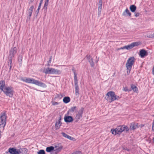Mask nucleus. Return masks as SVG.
Here are the masks:
<instances>
[{
	"label": "nucleus",
	"mask_w": 154,
	"mask_h": 154,
	"mask_svg": "<svg viewBox=\"0 0 154 154\" xmlns=\"http://www.w3.org/2000/svg\"><path fill=\"white\" fill-rule=\"evenodd\" d=\"M52 59V57L51 56L49 60L48 61V66H50V64L51 62Z\"/></svg>",
	"instance_id": "39"
},
{
	"label": "nucleus",
	"mask_w": 154,
	"mask_h": 154,
	"mask_svg": "<svg viewBox=\"0 0 154 154\" xmlns=\"http://www.w3.org/2000/svg\"><path fill=\"white\" fill-rule=\"evenodd\" d=\"M61 124V123H59V122H57L55 124V128L56 129H58L60 127Z\"/></svg>",
	"instance_id": "27"
},
{
	"label": "nucleus",
	"mask_w": 154,
	"mask_h": 154,
	"mask_svg": "<svg viewBox=\"0 0 154 154\" xmlns=\"http://www.w3.org/2000/svg\"><path fill=\"white\" fill-rule=\"evenodd\" d=\"M124 91H128V90L127 87H125L124 88Z\"/></svg>",
	"instance_id": "47"
},
{
	"label": "nucleus",
	"mask_w": 154,
	"mask_h": 154,
	"mask_svg": "<svg viewBox=\"0 0 154 154\" xmlns=\"http://www.w3.org/2000/svg\"><path fill=\"white\" fill-rule=\"evenodd\" d=\"M135 62V58L134 57H131L128 58L125 65L128 74L130 73L133 65Z\"/></svg>",
	"instance_id": "4"
},
{
	"label": "nucleus",
	"mask_w": 154,
	"mask_h": 154,
	"mask_svg": "<svg viewBox=\"0 0 154 154\" xmlns=\"http://www.w3.org/2000/svg\"><path fill=\"white\" fill-rule=\"evenodd\" d=\"M129 129L127 126L123 125L118 126L115 129H112L111 131L112 134L116 135L117 134H120L123 131H127Z\"/></svg>",
	"instance_id": "2"
},
{
	"label": "nucleus",
	"mask_w": 154,
	"mask_h": 154,
	"mask_svg": "<svg viewBox=\"0 0 154 154\" xmlns=\"http://www.w3.org/2000/svg\"><path fill=\"white\" fill-rule=\"evenodd\" d=\"M88 62H89L91 66L92 67H94V63L93 61V59H91Z\"/></svg>",
	"instance_id": "28"
},
{
	"label": "nucleus",
	"mask_w": 154,
	"mask_h": 154,
	"mask_svg": "<svg viewBox=\"0 0 154 154\" xmlns=\"http://www.w3.org/2000/svg\"><path fill=\"white\" fill-rule=\"evenodd\" d=\"M75 94L76 95L79 96V89H75Z\"/></svg>",
	"instance_id": "38"
},
{
	"label": "nucleus",
	"mask_w": 154,
	"mask_h": 154,
	"mask_svg": "<svg viewBox=\"0 0 154 154\" xmlns=\"http://www.w3.org/2000/svg\"><path fill=\"white\" fill-rule=\"evenodd\" d=\"M52 103L53 105L55 106L58 105L59 103L57 102L52 101Z\"/></svg>",
	"instance_id": "40"
},
{
	"label": "nucleus",
	"mask_w": 154,
	"mask_h": 154,
	"mask_svg": "<svg viewBox=\"0 0 154 154\" xmlns=\"http://www.w3.org/2000/svg\"><path fill=\"white\" fill-rule=\"evenodd\" d=\"M39 10H40L39 9H37L36 12H35V16L36 17H37L38 15V13L39 12Z\"/></svg>",
	"instance_id": "41"
},
{
	"label": "nucleus",
	"mask_w": 154,
	"mask_h": 154,
	"mask_svg": "<svg viewBox=\"0 0 154 154\" xmlns=\"http://www.w3.org/2000/svg\"><path fill=\"white\" fill-rule=\"evenodd\" d=\"M140 15V13L138 12L136 13L135 14V16L136 17H138Z\"/></svg>",
	"instance_id": "46"
},
{
	"label": "nucleus",
	"mask_w": 154,
	"mask_h": 154,
	"mask_svg": "<svg viewBox=\"0 0 154 154\" xmlns=\"http://www.w3.org/2000/svg\"><path fill=\"white\" fill-rule=\"evenodd\" d=\"M38 154H45V153L44 150L41 149L37 152Z\"/></svg>",
	"instance_id": "30"
},
{
	"label": "nucleus",
	"mask_w": 154,
	"mask_h": 154,
	"mask_svg": "<svg viewBox=\"0 0 154 154\" xmlns=\"http://www.w3.org/2000/svg\"><path fill=\"white\" fill-rule=\"evenodd\" d=\"M148 55V53L144 49L141 50L139 53V55L141 58H143L147 56Z\"/></svg>",
	"instance_id": "10"
},
{
	"label": "nucleus",
	"mask_w": 154,
	"mask_h": 154,
	"mask_svg": "<svg viewBox=\"0 0 154 154\" xmlns=\"http://www.w3.org/2000/svg\"><path fill=\"white\" fill-rule=\"evenodd\" d=\"M103 0H99L98 3V8H102V5Z\"/></svg>",
	"instance_id": "31"
},
{
	"label": "nucleus",
	"mask_w": 154,
	"mask_h": 154,
	"mask_svg": "<svg viewBox=\"0 0 154 154\" xmlns=\"http://www.w3.org/2000/svg\"><path fill=\"white\" fill-rule=\"evenodd\" d=\"M119 98L118 96L116 95L114 92L110 91L106 94L105 98L109 102L111 103L114 100H118Z\"/></svg>",
	"instance_id": "3"
},
{
	"label": "nucleus",
	"mask_w": 154,
	"mask_h": 154,
	"mask_svg": "<svg viewBox=\"0 0 154 154\" xmlns=\"http://www.w3.org/2000/svg\"><path fill=\"white\" fill-rule=\"evenodd\" d=\"M152 130L154 132V120L152 123Z\"/></svg>",
	"instance_id": "42"
},
{
	"label": "nucleus",
	"mask_w": 154,
	"mask_h": 154,
	"mask_svg": "<svg viewBox=\"0 0 154 154\" xmlns=\"http://www.w3.org/2000/svg\"><path fill=\"white\" fill-rule=\"evenodd\" d=\"M77 108V107L76 106H75L73 107H72L70 109V111L72 112H73L75 111L76 110Z\"/></svg>",
	"instance_id": "32"
},
{
	"label": "nucleus",
	"mask_w": 154,
	"mask_h": 154,
	"mask_svg": "<svg viewBox=\"0 0 154 154\" xmlns=\"http://www.w3.org/2000/svg\"><path fill=\"white\" fill-rule=\"evenodd\" d=\"M84 110V108L83 107H81L79 111L76 112L75 119L77 121H78L82 118Z\"/></svg>",
	"instance_id": "8"
},
{
	"label": "nucleus",
	"mask_w": 154,
	"mask_h": 154,
	"mask_svg": "<svg viewBox=\"0 0 154 154\" xmlns=\"http://www.w3.org/2000/svg\"><path fill=\"white\" fill-rule=\"evenodd\" d=\"M31 2H32L34 0H30Z\"/></svg>",
	"instance_id": "53"
},
{
	"label": "nucleus",
	"mask_w": 154,
	"mask_h": 154,
	"mask_svg": "<svg viewBox=\"0 0 154 154\" xmlns=\"http://www.w3.org/2000/svg\"><path fill=\"white\" fill-rule=\"evenodd\" d=\"M98 61V59L96 61V63H97Z\"/></svg>",
	"instance_id": "54"
},
{
	"label": "nucleus",
	"mask_w": 154,
	"mask_h": 154,
	"mask_svg": "<svg viewBox=\"0 0 154 154\" xmlns=\"http://www.w3.org/2000/svg\"><path fill=\"white\" fill-rule=\"evenodd\" d=\"M17 154H23L21 153V151H20V149H17Z\"/></svg>",
	"instance_id": "43"
},
{
	"label": "nucleus",
	"mask_w": 154,
	"mask_h": 154,
	"mask_svg": "<svg viewBox=\"0 0 154 154\" xmlns=\"http://www.w3.org/2000/svg\"><path fill=\"white\" fill-rule=\"evenodd\" d=\"M49 0H45L43 9L45 11H46L47 9V7L48 5V2Z\"/></svg>",
	"instance_id": "24"
},
{
	"label": "nucleus",
	"mask_w": 154,
	"mask_h": 154,
	"mask_svg": "<svg viewBox=\"0 0 154 154\" xmlns=\"http://www.w3.org/2000/svg\"><path fill=\"white\" fill-rule=\"evenodd\" d=\"M72 70L73 71V72L74 74H76V72L75 70V69L74 67H73L72 69Z\"/></svg>",
	"instance_id": "44"
},
{
	"label": "nucleus",
	"mask_w": 154,
	"mask_h": 154,
	"mask_svg": "<svg viewBox=\"0 0 154 154\" xmlns=\"http://www.w3.org/2000/svg\"><path fill=\"white\" fill-rule=\"evenodd\" d=\"M74 82H78L77 77V74H74Z\"/></svg>",
	"instance_id": "34"
},
{
	"label": "nucleus",
	"mask_w": 154,
	"mask_h": 154,
	"mask_svg": "<svg viewBox=\"0 0 154 154\" xmlns=\"http://www.w3.org/2000/svg\"><path fill=\"white\" fill-rule=\"evenodd\" d=\"M21 80L26 82L34 84L37 85L43 88H46L47 87L45 83L40 82L33 78L25 77L21 79Z\"/></svg>",
	"instance_id": "1"
},
{
	"label": "nucleus",
	"mask_w": 154,
	"mask_h": 154,
	"mask_svg": "<svg viewBox=\"0 0 154 154\" xmlns=\"http://www.w3.org/2000/svg\"><path fill=\"white\" fill-rule=\"evenodd\" d=\"M115 73H114V74H113V76H114V75H115Z\"/></svg>",
	"instance_id": "55"
},
{
	"label": "nucleus",
	"mask_w": 154,
	"mask_h": 154,
	"mask_svg": "<svg viewBox=\"0 0 154 154\" xmlns=\"http://www.w3.org/2000/svg\"><path fill=\"white\" fill-rule=\"evenodd\" d=\"M5 85V82L4 80H1L0 81V90L2 91L4 90Z\"/></svg>",
	"instance_id": "15"
},
{
	"label": "nucleus",
	"mask_w": 154,
	"mask_h": 154,
	"mask_svg": "<svg viewBox=\"0 0 154 154\" xmlns=\"http://www.w3.org/2000/svg\"><path fill=\"white\" fill-rule=\"evenodd\" d=\"M65 121L66 122H70L73 120V118L71 116H65L64 118Z\"/></svg>",
	"instance_id": "14"
},
{
	"label": "nucleus",
	"mask_w": 154,
	"mask_h": 154,
	"mask_svg": "<svg viewBox=\"0 0 154 154\" xmlns=\"http://www.w3.org/2000/svg\"><path fill=\"white\" fill-rule=\"evenodd\" d=\"M86 57L87 58V59L88 60V61H89V60L91 59H93L91 56L90 55L88 54L86 56Z\"/></svg>",
	"instance_id": "36"
},
{
	"label": "nucleus",
	"mask_w": 154,
	"mask_h": 154,
	"mask_svg": "<svg viewBox=\"0 0 154 154\" xmlns=\"http://www.w3.org/2000/svg\"><path fill=\"white\" fill-rule=\"evenodd\" d=\"M54 148L53 146H50L46 148V151L48 152H50L54 150Z\"/></svg>",
	"instance_id": "25"
},
{
	"label": "nucleus",
	"mask_w": 154,
	"mask_h": 154,
	"mask_svg": "<svg viewBox=\"0 0 154 154\" xmlns=\"http://www.w3.org/2000/svg\"><path fill=\"white\" fill-rule=\"evenodd\" d=\"M61 119V116L60 115L59 116V119L58 121V122H59V123H60V121Z\"/></svg>",
	"instance_id": "45"
},
{
	"label": "nucleus",
	"mask_w": 154,
	"mask_h": 154,
	"mask_svg": "<svg viewBox=\"0 0 154 154\" xmlns=\"http://www.w3.org/2000/svg\"><path fill=\"white\" fill-rule=\"evenodd\" d=\"M34 8V6L33 5L31 6L30 8L29 9V10L28 12H29V18L31 17L32 15V14L33 11V9Z\"/></svg>",
	"instance_id": "20"
},
{
	"label": "nucleus",
	"mask_w": 154,
	"mask_h": 154,
	"mask_svg": "<svg viewBox=\"0 0 154 154\" xmlns=\"http://www.w3.org/2000/svg\"><path fill=\"white\" fill-rule=\"evenodd\" d=\"M9 58V61L8 62V65L9 66L10 65H11L12 63V57H8Z\"/></svg>",
	"instance_id": "29"
},
{
	"label": "nucleus",
	"mask_w": 154,
	"mask_h": 154,
	"mask_svg": "<svg viewBox=\"0 0 154 154\" xmlns=\"http://www.w3.org/2000/svg\"><path fill=\"white\" fill-rule=\"evenodd\" d=\"M9 66H10V68H9L10 70H11L12 66L11 65H10Z\"/></svg>",
	"instance_id": "51"
},
{
	"label": "nucleus",
	"mask_w": 154,
	"mask_h": 154,
	"mask_svg": "<svg viewBox=\"0 0 154 154\" xmlns=\"http://www.w3.org/2000/svg\"><path fill=\"white\" fill-rule=\"evenodd\" d=\"M41 4H39V6H38V9H40L41 7Z\"/></svg>",
	"instance_id": "49"
},
{
	"label": "nucleus",
	"mask_w": 154,
	"mask_h": 154,
	"mask_svg": "<svg viewBox=\"0 0 154 154\" xmlns=\"http://www.w3.org/2000/svg\"><path fill=\"white\" fill-rule=\"evenodd\" d=\"M19 61L22 62V57H21L20 59H19Z\"/></svg>",
	"instance_id": "50"
},
{
	"label": "nucleus",
	"mask_w": 154,
	"mask_h": 154,
	"mask_svg": "<svg viewBox=\"0 0 154 154\" xmlns=\"http://www.w3.org/2000/svg\"><path fill=\"white\" fill-rule=\"evenodd\" d=\"M3 91L4 93L7 96L12 97L13 96L14 91L11 87H5Z\"/></svg>",
	"instance_id": "5"
},
{
	"label": "nucleus",
	"mask_w": 154,
	"mask_h": 154,
	"mask_svg": "<svg viewBox=\"0 0 154 154\" xmlns=\"http://www.w3.org/2000/svg\"><path fill=\"white\" fill-rule=\"evenodd\" d=\"M70 100V98L69 97H65L63 99V101L66 103H68Z\"/></svg>",
	"instance_id": "22"
},
{
	"label": "nucleus",
	"mask_w": 154,
	"mask_h": 154,
	"mask_svg": "<svg viewBox=\"0 0 154 154\" xmlns=\"http://www.w3.org/2000/svg\"><path fill=\"white\" fill-rule=\"evenodd\" d=\"M61 134L64 137L67 138L70 140H73L74 139V138L66 134L64 132H62Z\"/></svg>",
	"instance_id": "17"
},
{
	"label": "nucleus",
	"mask_w": 154,
	"mask_h": 154,
	"mask_svg": "<svg viewBox=\"0 0 154 154\" xmlns=\"http://www.w3.org/2000/svg\"><path fill=\"white\" fill-rule=\"evenodd\" d=\"M138 128V124L136 123H132L130 127V130H134Z\"/></svg>",
	"instance_id": "13"
},
{
	"label": "nucleus",
	"mask_w": 154,
	"mask_h": 154,
	"mask_svg": "<svg viewBox=\"0 0 154 154\" xmlns=\"http://www.w3.org/2000/svg\"><path fill=\"white\" fill-rule=\"evenodd\" d=\"M21 152L23 154H26L27 153L28 150L25 148H20V149Z\"/></svg>",
	"instance_id": "26"
},
{
	"label": "nucleus",
	"mask_w": 154,
	"mask_h": 154,
	"mask_svg": "<svg viewBox=\"0 0 154 154\" xmlns=\"http://www.w3.org/2000/svg\"><path fill=\"white\" fill-rule=\"evenodd\" d=\"M43 1H40L39 4H41L42 3Z\"/></svg>",
	"instance_id": "52"
},
{
	"label": "nucleus",
	"mask_w": 154,
	"mask_h": 154,
	"mask_svg": "<svg viewBox=\"0 0 154 154\" xmlns=\"http://www.w3.org/2000/svg\"><path fill=\"white\" fill-rule=\"evenodd\" d=\"M17 149L14 148L10 147L8 149V151L6 152V153H8L9 152L11 154H17Z\"/></svg>",
	"instance_id": "12"
},
{
	"label": "nucleus",
	"mask_w": 154,
	"mask_h": 154,
	"mask_svg": "<svg viewBox=\"0 0 154 154\" xmlns=\"http://www.w3.org/2000/svg\"><path fill=\"white\" fill-rule=\"evenodd\" d=\"M71 154H82L81 152L79 151H76L73 152Z\"/></svg>",
	"instance_id": "35"
},
{
	"label": "nucleus",
	"mask_w": 154,
	"mask_h": 154,
	"mask_svg": "<svg viewBox=\"0 0 154 154\" xmlns=\"http://www.w3.org/2000/svg\"><path fill=\"white\" fill-rule=\"evenodd\" d=\"M75 84V89H79V85L78 84V82H74Z\"/></svg>",
	"instance_id": "37"
},
{
	"label": "nucleus",
	"mask_w": 154,
	"mask_h": 154,
	"mask_svg": "<svg viewBox=\"0 0 154 154\" xmlns=\"http://www.w3.org/2000/svg\"><path fill=\"white\" fill-rule=\"evenodd\" d=\"M55 149L54 150V152H55L56 154H57L62 149V146H55Z\"/></svg>",
	"instance_id": "16"
},
{
	"label": "nucleus",
	"mask_w": 154,
	"mask_h": 154,
	"mask_svg": "<svg viewBox=\"0 0 154 154\" xmlns=\"http://www.w3.org/2000/svg\"><path fill=\"white\" fill-rule=\"evenodd\" d=\"M61 73V71L57 69L53 68V74L60 75Z\"/></svg>",
	"instance_id": "21"
},
{
	"label": "nucleus",
	"mask_w": 154,
	"mask_h": 154,
	"mask_svg": "<svg viewBox=\"0 0 154 154\" xmlns=\"http://www.w3.org/2000/svg\"><path fill=\"white\" fill-rule=\"evenodd\" d=\"M101 10L102 8L100 7L98 8V17H100V16Z\"/></svg>",
	"instance_id": "33"
},
{
	"label": "nucleus",
	"mask_w": 154,
	"mask_h": 154,
	"mask_svg": "<svg viewBox=\"0 0 154 154\" xmlns=\"http://www.w3.org/2000/svg\"><path fill=\"white\" fill-rule=\"evenodd\" d=\"M153 116L154 117V115H153Z\"/></svg>",
	"instance_id": "57"
},
{
	"label": "nucleus",
	"mask_w": 154,
	"mask_h": 154,
	"mask_svg": "<svg viewBox=\"0 0 154 154\" xmlns=\"http://www.w3.org/2000/svg\"><path fill=\"white\" fill-rule=\"evenodd\" d=\"M148 37L149 38L154 37V34H153V35H150L149 36H148Z\"/></svg>",
	"instance_id": "48"
},
{
	"label": "nucleus",
	"mask_w": 154,
	"mask_h": 154,
	"mask_svg": "<svg viewBox=\"0 0 154 154\" xmlns=\"http://www.w3.org/2000/svg\"><path fill=\"white\" fill-rule=\"evenodd\" d=\"M7 116L5 113H1L0 117V128H4L6 125Z\"/></svg>",
	"instance_id": "7"
},
{
	"label": "nucleus",
	"mask_w": 154,
	"mask_h": 154,
	"mask_svg": "<svg viewBox=\"0 0 154 154\" xmlns=\"http://www.w3.org/2000/svg\"><path fill=\"white\" fill-rule=\"evenodd\" d=\"M131 15V13L130 12L128 8L125 9V11L122 13V15L124 16H129L130 17Z\"/></svg>",
	"instance_id": "18"
},
{
	"label": "nucleus",
	"mask_w": 154,
	"mask_h": 154,
	"mask_svg": "<svg viewBox=\"0 0 154 154\" xmlns=\"http://www.w3.org/2000/svg\"><path fill=\"white\" fill-rule=\"evenodd\" d=\"M43 0H41L40 1H43Z\"/></svg>",
	"instance_id": "56"
},
{
	"label": "nucleus",
	"mask_w": 154,
	"mask_h": 154,
	"mask_svg": "<svg viewBox=\"0 0 154 154\" xmlns=\"http://www.w3.org/2000/svg\"><path fill=\"white\" fill-rule=\"evenodd\" d=\"M136 8V6L134 5H131L130 7V11L132 12H134L135 11Z\"/></svg>",
	"instance_id": "23"
},
{
	"label": "nucleus",
	"mask_w": 154,
	"mask_h": 154,
	"mask_svg": "<svg viewBox=\"0 0 154 154\" xmlns=\"http://www.w3.org/2000/svg\"><path fill=\"white\" fill-rule=\"evenodd\" d=\"M141 44V42H133L129 45L122 47L119 48L118 50L124 49H125L128 50H129L132 49L135 46H137Z\"/></svg>",
	"instance_id": "6"
},
{
	"label": "nucleus",
	"mask_w": 154,
	"mask_h": 154,
	"mask_svg": "<svg viewBox=\"0 0 154 154\" xmlns=\"http://www.w3.org/2000/svg\"><path fill=\"white\" fill-rule=\"evenodd\" d=\"M131 89L134 92L137 93L138 92V89L134 85L131 84Z\"/></svg>",
	"instance_id": "19"
},
{
	"label": "nucleus",
	"mask_w": 154,
	"mask_h": 154,
	"mask_svg": "<svg viewBox=\"0 0 154 154\" xmlns=\"http://www.w3.org/2000/svg\"><path fill=\"white\" fill-rule=\"evenodd\" d=\"M17 49L16 47H14L11 48L9 51V54L8 57H13L14 55L16 54Z\"/></svg>",
	"instance_id": "9"
},
{
	"label": "nucleus",
	"mask_w": 154,
	"mask_h": 154,
	"mask_svg": "<svg viewBox=\"0 0 154 154\" xmlns=\"http://www.w3.org/2000/svg\"><path fill=\"white\" fill-rule=\"evenodd\" d=\"M53 68L48 67L45 69L43 71V72L46 74H53Z\"/></svg>",
	"instance_id": "11"
}]
</instances>
